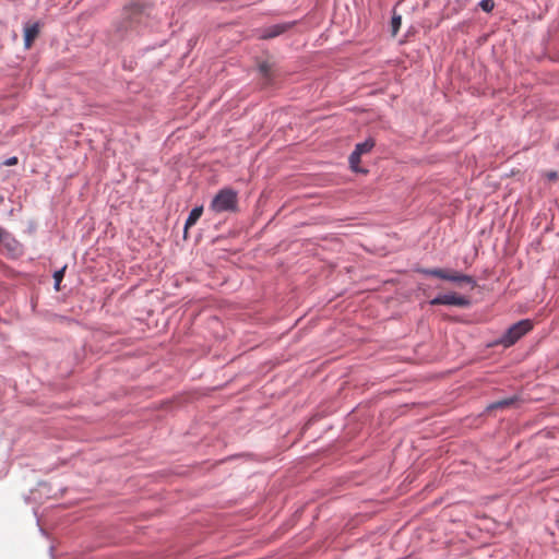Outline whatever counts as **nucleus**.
Instances as JSON below:
<instances>
[{
	"mask_svg": "<svg viewBox=\"0 0 559 559\" xmlns=\"http://www.w3.org/2000/svg\"><path fill=\"white\" fill-rule=\"evenodd\" d=\"M237 192L230 188H225L213 198L210 209L215 213L233 212L237 209Z\"/></svg>",
	"mask_w": 559,
	"mask_h": 559,
	"instance_id": "f257e3e1",
	"label": "nucleus"
},
{
	"mask_svg": "<svg viewBox=\"0 0 559 559\" xmlns=\"http://www.w3.org/2000/svg\"><path fill=\"white\" fill-rule=\"evenodd\" d=\"M532 329L533 323L531 320H521L508 329V331L502 335L500 344H502L504 347H510Z\"/></svg>",
	"mask_w": 559,
	"mask_h": 559,
	"instance_id": "f03ea898",
	"label": "nucleus"
},
{
	"mask_svg": "<svg viewBox=\"0 0 559 559\" xmlns=\"http://www.w3.org/2000/svg\"><path fill=\"white\" fill-rule=\"evenodd\" d=\"M420 272L427 276H433L450 282L466 283L471 284L472 287L476 286V283L472 276L459 273L456 271H449L444 269H424Z\"/></svg>",
	"mask_w": 559,
	"mask_h": 559,
	"instance_id": "7ed1b4c3",
	"label": "nucleus"
},
{
	"mask_svg": "<svg viewBox=\"0 0 559 559\" xmlns=\"http://www.w3.org/2000/svg\"><path fill=\"white\" fill-rule=\"evenodd\" d=\"M430 305L438 306V305H445V306H456V307H467L469 306V300L464 297L456 294H444L439 295L436 298L430 300Z\"/></svg>",
	"mask_w": 559,
	"mask_h": 559,
	"instance_id": "20e7f679",
	"label": "nucleus"
},
{
	"mask_svg": "<svg viewBox=\"0 0 559 559\" xmlns=\"http://www.w3.org/2000/svg\"><path fill=\"white\" fill-rule=\"evenodd\" d=\"M39 34V24L34 23L32 25H26L24 28V45L26 48H31L34 40Z\"/></svg>",
	"mask_w": 559,
	"mask_h": 559,
	"instance_id": "39448f33",
	"label": "nucleus"
},
{
	"mask_svg": "<svg viewBox=\"0 0 559 559\" xmlns=\"http://www.w3.org/2000/svg\"><path fill=\"white\" fill-rule=\"evenodd\" d=\"M289 26H290L289 24L273 25L263 32V34L261 35V38H263V39L274 38V37L283 34L284 32H286L289 28Z\"/></svg>",
	"mask_w": 559,
	"mask_h": 559,
	"instance_id": "423d86ee",
	"label": "nucleus"
},
{
	"mask_svg": "<svg viewBox=\"0 0 559 559\" xmlns=\"http://www.w3.org/2000/svg\"><path fill=\"white\" fill-rule=\"evenodd\" d=\"M202 213H203L202 206H197L190 212V214L186 221V224H185L186 231L198 222V219L201 217Z\"/></svg>",
	"mask_w": 559,
	"mask_h": 559,
	"instance_id": "0eeeda50",
	"label": "nucleus"
},
{
	"mask_svg": "<svg viewBox=\"0 0 559 559\" xmlns=\"http://www.w3.org/2000/svg\"><path fill=\"white\" fill-rule=\"evenodd\" d=\"M515 402H516L515 397L503 399V400H500V401H497V402L490 404L487 407V409L493 411V409H498V408H507V407H510L511 405H513Z\"/></svg>",
	"mask_w": 559,
	"mask_h": 559,
	"instance_id": "6e6552de",
	"label": "nucleus"
},
{
	"mask_svg": "<svg viewBox=\"0 0 559 559\" xmlns=\"http://www.w3.org/2000/svg\"><path fill=\"white\" fill-rule=\"evenodd\" d=\"M259 71L263 78V84L269 85L272 81V69L271 66L266 62H263L259 66Z\"/></svg>",
	"mask_w": 559,
	"mask_h": 559,
	"instance_id": "1a4fd4ad",
	"label": "nucleus"
},
{
	"mask_svg": "<svg viewBox=\"0 0 559 559\" xmlns=\"http://www.w3.org/2000/svg\"><path fill=\"white\" fill-rule=\"evenodd\" d=\"M373 146H374V142L372 140H367L362 143H358L356 145L355 150L362 155V154L370 152Z\"/></svg>",
	"mask_w": 559,
	"mask_h": 559,
	"instance_id": "9d476101",
	"label": "nucleus"
},
{
	"mask_svg": "<svg viewBox=\"0 0 559 559\" xmlns=\"http://www.w3.org/2000/svg\"><path fill=\"white\" fill-rule=\"evenodd\" d=\"M361 154L354 150V152L349 156V164L354 171H359L358 165L360 163Z\"/></svg>",
	"mask_w": 559,
	"mask_h": 559,
	"instance_id": "9b49d317",
	"label": "nucleus"
},
{
	"mask_svg": "<svg viewBox=\"0 0 559 559\" xmlns=\"http://www.w3.org/2000/svg\"><path fill=\"white\" fill-rule=\"evenodd\" d=\"M402 19L400 15H394L391 21L392 35L395 36L401 27Z\"/></svg>",
	"mask_w": 559,
	"mask_h": 559,
	"instance_id": "f8f14e48",
	"label": "nucleus"
},
{
	"mask_svg": "<svg viewBox=\"0 0 559 559\" xmlns=\"http://www.w3.org/2000/svg\"><path fill=\"white\" fill-rule=\"evenodd\" d=\"M479 7L485 12H491L493 10V8H495V2L492 0H481L479 2Z\"/></svg>",
	"mask_w": 559,
	"mask_h": 559,
	"instance_id": "ddd939ff",
	"label": "nucleus"
},
{
	"mask_svg": "<svg viewBox=\"0 0 559 559\" xmlns=\"http://www.w3.org/2000/svg\"><path fill=\"white\" fill-rule=\"evenodd\" d=\"M64 267L55 272L53 274V278H55V282H56V289L59 290V285H60V282L62 281L63 278V275H64Z\"/></svg>",
	"mask_w": 559,
	"mask_h": 559,
	"instance_id": "4468645a",
	"label": "nucleus"
},
{
	"mask_svg": "<svg viewBox=\"0 0 559 559\" xmlns=\"http://www.w3.org/2000/svg\"><path fill=\"white\" fill-rule=\"evenodd\" d=\"M17 163H19L17 157H16V156H13V157L8 158L3 164H4L5 166H14V165H16Z\"/></svg>",
	"mask_w": 559,
	"mask_h": 559,
	"instance_id": "2eb2a0df",
	"label": "nucleus"
},
{
	"mask_svg": "<svg viewBox=\"0 0 559 559\" xmlns=\"http://www.w3.org/2000/svg\"><path fill=\"white\" fill-rule=\"evenodd\" d=\"M546 176L549 180H556L558 178V174L556 171H549Z\"/></svg>",
	"mask_w": 559,
	"mask_h": 559,
	"instance_id": "dca6fc26",
	"label": "nucleus"
},
{
	"mask_svg": "<svg viewBox=\"0 0 559 559\" xmlns=\"http://www.w3.org/2000/svg\"><path fill=\"white\" fill-rule=\"evenodd\" d=\"M3 235H4V231H3V229L0 228V240L2 239Z\"/></svg>",
	"mask_w": 559,
	"mask_h": 559,
	"instance_id": "f3484780",
	"label": "nucleus"
}]
</instances>
